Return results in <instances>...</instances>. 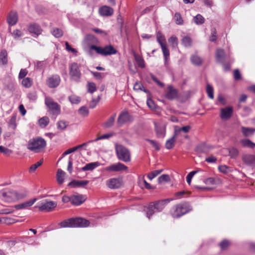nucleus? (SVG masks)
<instances>
[{"instance_id":"f257e3e1","label":"nucleus","mask_w":255,"mask_h":255,"mask_svg":"<svg viewBox=\"0 0 255 255\" xmlns=\"http://www.w3.org/2000/svg\"><path fill=\"white\" fill-rule=\"evenodd\" d=\"M61 228H86L90 225V222L84 218L77 217L65 220L59 223Z\"/></svg>"},{"instance_id":"f03ea898","label":"nucleus","mask_w":255,"mask_h":255,"mask_svg":"<svg viewBox=\"0 0 255 255\" xmlns=\"http://www.w3.org/2000/svg\"><path fill=\"white\" fill-rule=\"evenodd\" d=\"M46 142L40 137L33 138L29 140L27 144V148L35 153L42 151L46 147Z\"/></svg>"},{"instance_id":"7ed1b4c3","label":"nucleus","mask_w":255,"mask_h":255,"mask_svg":"<svg viewBox=\"0 0 255 255\" xmlns=\"http://www.w3.org/2000/svg\"><path fill=\"white\" fill-rule=\"evenodd\" d=\"M192 210V207L187 202H181L173 206L170 211L172 216L178 218Z\"/></svg>"},{"instance_id":"20e7f679","label":"nucleus","mask_w":255,"mask_h":255,"mask_svg":"<svg viewBox=\"0 0 255 255\" xmlns=\"http://www.w3.org/2000/svg\"><path fill=\"white\" fill-rule=\"evenodd\" d=\"M115 149L118 159L127 162L130 161V153L129 150L122 144H116Z\"/></svg>"},{"instance_id":"39448f33","label":"nucleus","mask_w":255,"mask_h":255,"mask_svg":"<svg viewBox=\"0 0 255 255\" xmlns=\"http://www.w3.org/2000/svg\"><path fill=\"white\" fill-rule=\"evenodd\" d=\"M45 104L48 108V111L52 115L57 116L60 114V106L50 97H46L45 98Z\"/></svg>"},{"instance_id":"423d86ee","label":"nucleus","mask_w":255,"mask_h":255,"mask_svg":"<svg viewBox=\"0 0 255 255\" xmlns=\"http://www.w3.org/2000/svg\"><path fill=\"white\" fill-rule=\"evenodd\" d=\"M160 47L162 50L164 65L168 68L170 62V51L166 43L165 38L164 36L160 34Z\"/></svg>"},{"instance_id":"0eeeda50","label":"nucleus","mask_w":255,"mask_h":255,"mask_svg":"<svg viewBox=\"0 0 255 255\" xmlns=\"http://www.w3.org/2000/svg\"><path fill=\"white\" fill-rule=\"evenodd\" d=\"M0 197L6 202H11L15 201L14 190L5 189L0 191Z\"/></svg>"},{"instance_id":"6e6552de","label":"nucleus","mask_w":255,"mask_h":255,"mask_svg":"<svg viewBox=\"0 0 255 255\" xmlns=\"http://www.w3.org/2000/svg\"><path fill=\"white\" fill-rule=\"evenodd\" d=\"M69 74L73 80L76 82L80 81L81 73L77 63H73L71 64Z\"/></svg>"},{"instance_id":"1a4fd4ad","label":"nucleus","mask_w":255,"mask_h":255,"mask_svg":"<svg viewBox=\"0 0 255 255\" xmlns=\"http://www.w3.org/2000/svg\"><path fill=\"white\" fill-rule=\"evenodd\" d=\"M57 206V203L54 201H48L45 200L41 206L38 207L39 211L41 212H49L53 211Z\"/></svg>"},{"instance_id":"9d476101","label":"nucleus","mask_w":255,"mask_h":255,"mask_svg":"<svg viewBox=\"0 0 255 255\" xmlns=\"http://www.w3.org/2000/svg\"><path fill=\"white\" fill-rule=\"evenodd\" d=\"M133 121V117L129 115L127 112H124L120 114L118 118L117 123L118 124L121 126L124 124L127 123H130Z\"/></svg>"},{"instance_id":"9b49d317","label":"nucleus","mask_w":255,"mask_h":255,"mask_svg":"<svg viewBox=\"0 0 255 255\" xmlns=\"http://www.w3.org/2000/svg\"><path fill=\"white\" fill-rule=\"evenodd\" d=\"M123 184V180L119 178H112L106 181L107 186L112 189H118Z\"/></svg>"},{"instance_id":"f8f14e48","label":"nucleus","mask_w":255,"mask_h":255,"mask_svg":"<svg viewBox=\"0 0 255 255\" xmlns=\"http://www.w3.org/2000/svg\"><path fill=\"white\" fill-rule=\"evenodd\" d=\"M61 79L58 75H53L49 77L46 80L47 85L51 88H54L59 86Z\"/></svg>"},{"instance_id":"ddd939ff","label":"nucleus","mask_w":255,"mask_h":255,"mask_svg":"<svg viewBox=\"0 0 255 255\" xmlns=\"http://www.w3.org/2000/svg\"><path fill=\"white\" fill-rule=\"evenodd\" d=\"M159 201H157L155 202H152L149 204L148 206L145 210L146 213V216L148 219H150L155 212H158L159 208Z\"/></svg>"},{"instance_id":"4468645a","label":"nucleus","mask_w":255,"mask_h":255,"mask_svg":"<svg viewBox=\"0 0 255 255\" xmlns=\"http://www.w3.org/2000/svg\"><path fill=\"white\" fill-rule=\"evenodd\" d=\"M127 169L128 167L121 162L112 164L105 168V170L109 172H119L127 170Z\"/></svg>"},{"instance_id":"2eb2a0df","label":"nucleus","mask_w":255,"mask_h":255,"mask_svg":"<svg viewBox=\"0 0 255 255\" xmlns=\"http://www.w3.org/2000/svg\"><path fill=\"white\" fill-rule=\"evenodd\" d=\"M117 50L112 45H106L103 47H102L101 55L107 56L116 54Z\"/></svg>"},{"instance_id":"dca6fc26","label":"nucleus","mask_w":255,"mask_h":255,"mask_svg":"<svg viewBox=\"0 0 255 255\" xmlns=\"http://www.w3.org/2000/svg\"><path fill=\"white\" fill-rule=\"evenodd\" d=\"M100 165V163L98 161L94 162H91L89 163L86 164L84 167L82 168L76 167V171L77 172H80L81 170L82 171H92L98 167Z\"/></svg>"},{"instance_id":"f3484780","label":"nucleus","mask_w":255,"mask_h":255,"mask_svg":"<svg viewBox=\"0 0 255 255\" xmlns=\"http://www.w3.org/2000/svg\"><path fill=\"white\" fill-rule=\"evenodd\" d=\"M233 114V109L231 107H228L225 108L221 109V118L222 120H228L230 119Z\"/></svg>"},{"instance_id":"a211bd4d","label":"nucleus","mask_w":255,"mask_h":255,"mask_svg":"<svg viewBox=\"0 0 255 255\" xmlns=\"http://www.w3.org/2000/svg\"><path fill=\"white\" fill-rule=\"evenodd\" d=\"M99 12L101 16H110L113 15L114 9L110 6L104 5L99 8Z\"/></svg>"},{"instance_id":"6ab92c4d","label":"nucleus","mask_w":255,"mask_h":255,"mask_svg":"<svg viewBox=\"0 0 255 255\" xmlns=\"http://www.w3.org/2000/svg\"><path fill=\"white\" fill-rule=\"evenodd\" d=\"M85 200V196L83 195H73L71 196V203L74 205H80L82 204Z\"/></svg>"},{"instance_id":"aec40b11","label":"nucleus","mask_w":255,"mask_h":255,"mask_svg":"<svg viewBox=\"0 0 255 255\" xmlns=\"http://www.w3.org/2000/svg\"><path fill=\"white\" fill-rule=\"evenodd\" d=\"M37 198H35L32 199L26 202L16 205L14 206V208L17 210L26 209L33 205L34 203L37 201Z\"/></svg>"},{"instance_id":"412c9836","label":"nucleus","mask_w":255,"mask_h":255,"mask_svg":"<svg viewBox=\"0 0 255 255\" xmlns=\"http://www.w3.org/2000/svg\"><path fill=\"white\" fill-rule=\"evenodd\" d=\"M18 20L17 13L15 11H10L7 18V22L9 26L16 24Z\"/></svg>"},{"instance_id":"4be33fe9","label":"nucleus","mask_w":255,"mask_h":255,"mask_svg":"<svg viewBox=\"0 0 255 255\" xmlns=\"http://www.w3.org/2000/svg\"><path fill=\"white\" fill-rule=\"evenodd\" d=\"M243 161L247 165L255 167V155L246 154L243 157Z\"/></svg>"},{"instance_id":"5701e85b","label":"nucleus","mask_w":255,"mask_h":255,"mask_svg":"<svg viewBox=\"0 0 255 255\" xmlns=\"http://www.w3.org/2000/svg\"><path fill=\"white\" fill-rule=\"evenodd\" d=\"M28 31L30 33L38 36L41 34L42 29L38 24L34 23L29 25Z\"/></svg>"},{"instance_id":"b1692460","label":"nucleus","mask_w":255,"mask_h":255,"mask_svg":"<svg viewBox=\"0 0 255 255\" xmlns=\"http://www.w3.org/2000/svg\"><path fill=\"white\" fill-rule=\"evenodd\" d=\"M177 91L171 86H169L165 97L169 100H173L177 97Z\"/></svg>"},{"instance_id":"393cba45","label":"nucleus","mask_w":255,"mask_h":255,"mask_svg":"<svg viewBox=\"0 0 255 255\" xmlns=\"http://www.w3.org/2000/svg\"><path fill=\"white\" fill-rule=\"evenodd\" d=\"M88 180H73L68 184V186L72 187H84L89 183Z\"/></svg>"},{"instance_id":"a878e982","label":"nucleus","mask_w":255,"mask_h":255,"mask_svg":"<svg viewBox=\"0 0 255 255\" xmlns=\"http://www.w3.org/2000/svg\"><path fill=\"white\" fill-rule=\"evenodd\" d=\"M14 195L15 200H19L25 198L28 195V192L25 189L14 190Z\"/></svg>"},{"instance_id":"bb28decb","label":"nucleus","mask_w":255,"mask_h":255,"mask_svg":"<svg viewBox=\"0 0 255 255\" xmlns=\"http://www.w3.org/2000/svg\"><path fill=\"white\" fill-rule=\"evenodd\" d=\"M216 61L218 63H223L225 59V51L222 49H218L216 53Z\"/></svg>"},{"instance_id":"cd10ccee","label":"nucleus","mask_w":255,"mask_h":255,"mask_svg":"<svg viewBox=\"0 0 255 255\" xmlns=\"http://www.w3.org/2000/svg\"><path fill=\"white\" fill-rule=\"evenodd\" d=\"M88 47L89 48L88 53L90 55H92L93 54V51L94 50L96 53L101 55L102 47L98 46L94 44L88 43Z\"/></svg>"},{"instance_id":"c85d7f7f","label":"nucleus","mask_w":255,"mask_h":255,"mask_svg":"<svg viewBox=\"0 0 255 255\" xmlns=\"http://www.w3.org/2000/svg\"><path fill=\"white\" fill-rule=\"evenodd\" d=\"M116 117V114L112 116L109 119H108L105 123L103 124L102 126L104 128H109L112 127L115 123Z\"/></svg>"},{"instance_id":"c756f323","label":"nucleus","mask_w":255,"mask_h":255,"mask_svg":"<svg viewBox=\"0 0 255 255\" xmlns=\"http://www.w3.org/2000/svg\"><path fill=\"white\" fill-rule=\"evenodd\" d=\"M65 172L63 171L61 169H58L57 172L56 177L57 181L59 184H61L64 181V176Z\"/></svg>"},{"instance_id":"7c9ffc66","label":"nucleus","mask_w":255,"mask_h":255,"mask_svg":"<svg viewBox=\"0 0 255 255\" xmlns=\"http://www.w3.org/2000/svg\"><path fill=\"white\" fill-rule=\"evenodd\" d=\"M0 62L3 65H6L7 63V53L5 49L1 50L0 52Z\"/></svg>"},{"instance_id":"2f4dec72","label":"nucleus","mask_w":255,"mask_h":255,"mask_svg":"<svg viewBox=\"0 0 255 255\" xmlns=\"http://www.w3.org/2000/svg\"><path fill=\"white\" fill-rule=\"evenodd\" d=\"M164 183H171V178L168 174H163L160 175V188Z\"/></svg>"},{"instance_id":"473e14b6","label":"nucleus","mask_w":255,"mask_h":255,"mask_svg":"<svg viewBox=\"0 0 255 255\" xmlns=\"http://www.w3.org/2000/svg\"><path fill=\"white\" fill-rule=\"evenodd\" d=\"M21 84L24 87L29 88L32 85L33 81L30 78L26 77L22 79Z\"/></svg>"},{"instance_id":"72a5a7b5","label":"nucleus","mask_w":255,"mask_h":255,"mask_svg":"<svg viewBox=\"0 0 255 255\" xmlns=\"http://www.w3.org/2000/svg\"><path fill=\"white\" fill-rule=\"evenodd\" d=\"M242 131L245 136H249L254 133L255 129L243 127L242 128Z\"/></svg>"},{"instance_id":"f704fd0d","label":"nucleus","mask_w":255,"mask_h":255,"mask_svg":"<svg viewBox=\"0 0 255 255\" xmlns=\"http://www.w3.org/2000/svg\"><path fill=\"white\" fill-rule=\"evenodd\" d=\"M191 62L197 66H200L202 63V59L197 55H193L191 57Z\"/></svg>"},{"instance_id":"c9c22d12","label":"nucleus","mask_w":255,"mask_h":255,"mask_svg":"<svg viewBox=\"0 0 255 255\" xmlns=\"http://www.w3.org/2000/svg\"><path fill=\"white\" fill-rule=\"evenodd\" d=\"M16 114H13L11 117V118L8 122V126L12 129H15L16 127Z\"/></svg>"},{"instance_id":"e433bc0d","label":"nucleus","mask_w":255,"mask_h":255,"mask_svg":"<svg viewBox=\"0 0 255 255\" xmlns=\"http://www.w3.org/2000/svg\"><path fill=\"white\" fill-rule=\"evenodd\" d=\"M172 48H176L178 46V39L175 35L171 36L168 40Z\"/></svg>"},{"instance_id":"4c0bfd02","label":"nucleus","mask_w":255,"mask_h":255,"mask_svg":"<svg viewBox=\"0 0 255 255\" xmlns=\"http://www.w3.org/2000/svg\"><path fill=\"white\" fill-rule=\"evenodd\" d=\"M49 123V119L47 117H43L38 121L39 126L42 128H45Z\"/></svg>"},{"instance_id":"58836bf2","label":"nucleus","mask_w":255,"mask_h":255,"mask_svg":"<svg viewBox=\"0 0 255 255\" xmlns=\"http://www.w3.org/2000/svg\"><path fill=\"white\" fill-rule=\"evenodd\" d=\"M86 39L88 42V43L91 44V43L95 44H98L99 40L98 39L93 35L92 34H88L86 36Z\"/></svg>"},{"instance_id":"ea45409f","label":"nucleus","mask_w":255,"mask_h":255,"mask_svg":"<svg viewBox=\"0 0 255 255\" xmlns=\"http://www.w3.org/2000/svg\"><path fill=\"white\" fill-rule=\"evenodd\" d=\"M194 22L197 25H201L204 23L205 19L204 17L200 14H198L197 15L193 18Z\"/></svg>"},{"instance_id":"a19ab883","label":"nucleus","mask_w":255,"mask_h":255,"mask_svg":"<svg viewBox=\"0 0 255 255\" xmlns=\"http://www.w3.org/2000/svg\"><path fill=\"white\" fill-rule=\"evenodd\" d=\"M133 90L136 91H142L145 93H148V90L145 89L141 83L136 82L133 86Z\"/></svg>"},{"instance_id":"79ce46f5","label":"nucleus","mask_w":255,"mask_h":255,"mask_svg":"<svg viewBox=\"0 0 255 255\" xmlns=\"http://www.w3.org/2000/svg\"><path fill=\"white\" fill-rule=\"evenodd\" d=\"M174 19L176 23L178 25H182L184 23V21L181 15L179 12H176L175 13Z\"/></svg>"},{"instance_id":"37998d69","label":"nucleus","mask_w":255,"mask_h":255,"mask_svg":"<svg viewBox=\"0 0 255 255\" xmlns=\"http://www.w3.org/2000/svg\"><path fill=\"white\" fill-rule=\"evenodd\" d=\"M191 127L190 126H186L182 128H177L176 127L175 128V135L181 131H183L185 133H187L189 131Z\"/></svg>"},{"instance_id":"c03bdc74","label":"nucleus","mask_w":255,"mask_h":255,"mask_svg":"<svg viewBox=\"0 0 255 255\" xmlns=\"http://www.w3.org/2000/svg\"><path fill=\"white\" fill-rule=\"evenodd\" d=\"M241 143L243 146L253 148L255 147V143L253 142L250 139H243L241 141Z\"/></svg>"},{"instance_id":"a18cd8bd","label":"nucleus","mask_w":255,"mask_h":255,"mask_svg":"<svg viewBox=\"0 0 255 255\" xmlns=\"http://www.w3.org/2000/svg\"><path fill=\"white\" fill-rule=\"evenodd\" d=\"M182 44L185 47H189L192 44L191 38L188 36L183 37L181 40Z\"/></svg>"},{"instance_id":"49530a36","label":"nucleus","mask_w":255,"mask_h":255,"mask_svg":"<svg viewBox=\"0 0 255 255\" xmlns=\"http://www.w3.org/2000/svg\"><path fill=\"white\" fill-rule=\"evenodd\" d=\"M68 99L72 104H78L81 101L80 98L75 95L69 96Z\"/></svg>"},{"instance_id":"de8ad7c7","label":"nucleus","mask_w":255,"mask_h":255,"mask_svg":"<svg viewBox=\"0 0 255 255\" xmlns=\"http://www.w3.org/2000/svg\"><path fill=\"white\" fill-rule=\"evenodd\" d=\"M175 135H174V136H173V137H172L169 139H168L166 141V143H165V146H166V148L170 149H171L173 147L174 143L175 141Z\"/></svg>"},{"instance_id":"09e8293b","label":"nucleus","mask_w":255,"mask_h":255,"mask_svg":"<svg viewBox=\"0 0 255 255\" xmlns=\"http://www.w3.org/2000/svg\"><path fill=\"white\" fill-rule=\"evenodd\" d=\"M97 90L96 84L93 82H88L87 90L88 92L93 94Z\"/></svg>"},{"instance_id":"8fccbe9b","label":"nucleus","mask_w":255,"mask_h":255,"mask_svg":"<svg viewBox=\"0 0 255 255\" xmlns=\"http://www.w3.org/2000/svg\"><path fill=\"white\" fill-rule=\"evenodd\" d=\"M206 92L209 98L211 99H214V90L212 86L209 84H207Z\"/></svg>"},{"instance_id":"3c124183","label":"nucleus","mask_w":255,"mask_h":255,"mask_svg":"<svg viewBox=\"0 0 255 255\" xmlns=\"http://www.w3.org/2000/svg\"><path fill=\"white\" fill-rule=\"evenodd\" d=\"M113 133H107L100 136L94 140H89V142H95L100 139H108L113 135Z\"/></svg>"},{"instance_id":"603ef678","label":"nucleus","mask_w":255,"mask_h":255,"mask_svg":"<svg viewBox=\"0 0 255 255\" xmlns=\"http://www.w3.org/2000/svg\"><path fill=\"white\" fill-rule=\"evenodd\" d=\"M78 112L80 115H82L83 117H87L89 115V110L88 108L85 106H83L81 107L79 109Z\"/></svg>"},{"instance_id":"864d4df0","label":"nucleus","mask_w":255,"mask_h":255,"mask_svg":"<svg viewBox=\"0 0 255 255\" xmlns=\"http://www.w3.org/2000/svg\"><path fill=\"white\" fill-rule=\"evenodd\" d=\"M52 34L57 38L61 37L63 35V31L59 28H54L52 31Z\"/></svg>"},{"instance_id":"5fc2aeb1","label":"nucleus","mask_w":255,"mask_h":255,"mask_svg":"<svg viewBox=\"0 0 255 255\" xmlns=\"http://www.w3.org/2000/svg\"><path fill=\"white\" fill-rule=\"evenodd\" d=\"M43 163V159H41L39 161H38L37 163L32 164L29 168V171L30 172H34L35 171V170L40 166Z\"/></svg>"},{"instance_id":"6e6d98bb","label":"nucleus","mask_w":255,"mask_h":255,"mask_svg":"<svg viewBox=\"0 0 255 255\" xmlns=\"http://www.w3.org/2000/svg\"><path fill=\"white\" fill-rule=\"evenodd\" d=\"M101 99V96H98L97 99H93L89 104V107L91 109H94L99 103Z\"/></svg>"},{"instance_id":"4d7b16f0","label":"nucleus","mask_w":255,"mask_h":255,"mask_svg":"<svg viewBox=\"0 0 255 255\" xmlns=\"http://www.w3.org/2000/svg\"><path fill=\"white\" fill-rule=\"evenodd\" d=\"M57 125L59 129L63 130L66 128L68 124L64 121H60L57 123Z\"/></svg>"},{"instance_id":"13d9d810","label":"nucleus","mask_w":255,"mask_h":255,"mask_svg":"<svg viewBox=\"0 0 255 255\" xmlns=\"http://www.w3.org/2000/svg\"><path fill=\"white\" fill-rule=\"evenodd\" d=\"M173 199L168 198L166 199L160 200V211L165 208V206L169 204Z\"/></svg>"},{"instance_id":"bf43d9fd","label":"nucleus","mask_w":255,"mask_h":255,"mask_svg":"<svg viewBox=\"0 0 255 255\" xmlns=\"http://www.w3.org/2000/svg\"><path fill=\"white\" fill-rule=\"evenodd\" d=\"M217 39V32L216 29L214 28H212L211 36L210 37V41L212 42H215Z\"/></svg>"},{"instance_id":"052dcab7","label":"nucleus","mask_w":255,"mask_h":255,"mask_svg":"<svg viewBox=\"0 0 255 255\" xmlns=\"http://www.w3.org/2000/svg\"><path fill=\"white\" fill-rule=\"evenodd\" d=\"M27 98L31 101H36L37 98L36 92L35 91H32L28 93L27 94Z\"/></svg>"},{"instance_id":"680f3d73","label":"nucleus","mask_w":255,"mask_h":255,"mask_svg":"<svg viewBox=\"0 0 255 255\" xmlns=\"http://www.w3.org/2000/svg\"><path fill=\"white\" fill-rule=\"evenodd\" d=\"M230 245V243L227 240H223L220 244V247L222 250H226Z\"/></svg>"},{"instance_id":"e2e57ef3","label":"nucleus","mask_w":255,"mask_h":255,"mask_svg":"<svg viewBox=\"0 0 255 255\" xmlns=\"http://www.w3.org/2000/svg\"><path fill=\"white\" fill-rule=\"evenodd\" d=\"M147 105L148 107L151 110H154L156 108V106L153 102V101L151 99H148L147 100Z\"/></svg>"},{"instance_id":"0e129e2a","label":"nucleus","mask_w":255,"mask_h":255,"mask_svg":"<svg viewBox=\"0 0 255 255\" xmlns=\"http://www.w3.org/2000/svg\"><path fill=\"white\" fill-rule=\"evenodd\" d=\"M159 174V170H156L154 171H152L150 173H149L147 177L148 179L150 180H151L152 179H153L154 177L157 176Z\"/></svg>"},{"instance_id":"69168bd1","label":"nucleus","mask_w":255,"mask_h":255,"mask_svg":"<svg viewBox=\"0 0 255 255\" xmlns=\"http://www.w3.org/2000/svg\"><path fill=\"white\" fill-rule=\"evenodd\" d=\"M197 172V171H193L190 172L186 176V180L188 184H190L191 182V179L193 176Z\"/></svg>"},{"instance_id":"338daca9","label":"nucleus","mask_w":255,"mask_h":255,"mask_svg":"<svg viewBox=\"0 0 255 255\" xmlns=\"http://www.w3.org/2000/svg\"><path fill=\"white\" fill-rule=\"evenodd\" d=\"M238 150L235 148H231L229 151L230 156L232 158H235L237 157L238 155Z\"/></svg>"},{"instance_id":"774afa93","label":"nucleus","mask_w":255,"mask_h":255,"mask_svg":"<svg viewBox=\"0 0 255 255\" xmlns=\"http://www.w3.org/2000/svg\"><path fill=\"white\" fill-rule=\"evenodd\" d=\"M27 71L26 69H21L19 73L18 78L24 79L27 74Z\"/></svg>"}]
</instances>
